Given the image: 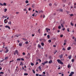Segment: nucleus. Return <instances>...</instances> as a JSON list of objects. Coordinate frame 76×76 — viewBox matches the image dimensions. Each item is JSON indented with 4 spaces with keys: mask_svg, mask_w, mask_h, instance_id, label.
Instances as JSON below:
<instances>
[{
    "mask_svg": "<svg viewBox=\"0 0 76 76\" xmlns=\"http://www.w3.org/2000/svg\"><path fill=\"white\" fill-rule=\"evenodd\" d=\"M3 18H7V15L6 16H3Z\"/></svg>",
    "mask_w": 76,
    "mask_h": 76,
    "instance_id": "412c9836",
    "label": "nucleus"
},
{
    "mask_svg": "<svg viewBox=\"0 0 76 76\" xmlns=\"http://www.w3.org/2000/svg\"><path fill=\"white\" fill-rule=\"evenodd\" d=\"M63 54H61V55L60 58H63Z\"/></svg>",
    "mask_w": 76,
    "mask_h": 76,
    "instance_id": "ddd939ff",
    "label": "nucleus"
},
{
    "mask_svg": "<svg viewBox=\"0 0 76 76\" xmlns=\"http://www.w3.org/2000/svg\"><path fill=\"white\" fill-rule=\"evenodd\" d=\"M8 52H9V49H7L6 50V51L5 52L6 53H8Z\"/></svg>",
    "mask_w": 76,
    "mask_h": 76,
    "instance_id": "f8f14e48",
    "label": "nucleus"
},
{
    "mask_svg": "<svg viewBox=\"0 0 76 76\" xmlns=\"http://www.w3.org/2000/svg\"><path fill=\"white\" fill-rule=\"evenodd\" d=\"M73 74H74V72H71L70 75H69V76H73Z\"/></svg>",
    "mask_w": 76,
    "mask_h": 76,
    "instance_id": "f03ea898",
    "label": "nucleus"
},
{
    "mask_svg": "<svg viewBox=\"0 0 76 76\" xmlns=\"http://www.w3.org/2000/svg\"><path fill=\"white\" fill-rule=\"evenodd\" d=\"M26 3H29V1L28 0H26L25 1Z\"/></svg>",
    "mask_w": 76,
    "mask_h": 76,
    "instance_id": "aec40b11",
    "label": "nucleus"
},
{
    "mask_svg": "<svg viewBox=\"0 0 76 76\" xmlns=\"http://www.w3.org/2000/svg\"><path fill=\"white\" fill-rule=\"evenodd\" d=\"M39 41H42V39H40Z\"/></svg>",
    "mask_w": 76,
    "mask_h": 76,
    "instance_id": "6e6d98bb",
    "label": "nucleus"
},
{
    "mask_svg": "<svg viewBox=\"0 0 76 76\" xmlns=\"http://www.w3.org/2000/svg\"><path fill=\"white\" fill-rule=\"evenodd\" d=\"M48 63H49V64H51V63H53V61L52 60H50Z\"/></svg>",
    "mask_w": 76,
    "mask_h": 76,
    "instance_id": "0eeeda50",
    "label": "nucleus"
},
{
    "mask_svg": "<svg viewBox=\"0 0 76 76\" xmlns=\"http://www.w3.org/2000/svg\"><path fill=\"white\" fill-rule=\"evenodd\" d=\"M7 19H5L4 20V23H7L8 21L7 20Z\"/></svg>",
    "mask_w": 76,
    "mask_h": 76,
    "instance_id": "423d86ee",
    "label": "nucleus"
},
{
    "mask_svg": "<svg viewBox=\"0 0 76 76\" xmlns=\"http://www.w3.org/2000/svg\"><path fill=\"white\" fill-rule=\"evenodd\" d=\"M67 42V41L66 40H64V42H65V43H66V42Z\"/></svg>",
    "mask_w": 76,
    "mask_h": 76,
    "instance_id": "8fccbe9b",
    "label": "nucleus"
},
{
    "mask_svg": "<svg viewBox=\"0 0 76 76\" xmlns=\"http://www.w3.org/2000/svg\"><path fill=\"white\" fill-rule=\"evenodd\" d=\"M3 6H6V3H4L3 4Z\"/></svg>",
    "mask_w": 76,
    "mask_h": 76,
    "instance_id": "4be33fe9",
    "label": "nucleus"
},
{
    "mask_svg": "<svg viewBox=\"0 0 76 76\" xmlns=\"http://www.w3.org/2000/svg\"><path fill=\"white\" fill-rule=\"evenodd\" d=\"M45 62H43V63H42V65H45Z\"/></svg>",
    "mask_w": 76,
    "mask_h": 76,
    "instance_id": "4c0bfd02",
    "label": "nucleus"
},
{
    "mask_svg": "<svg viewBox=\"0 0 76 76\" xmlns=\"http://www.w3.org/2000/svg\"><path fill=\"white\" fill-rule=\"evenodd\" d=\"M0 74H4V72H0Z\"/></svg>",
    "mask_w": 76,
    "mask_h": 76,
    "instance_id": "72a5a7b5",
    "label": "nucleus"
},
{
    "mask_svg": "<svg viewBox=\"0 0 76 76\" xmlns=\"http://www.w3.org/2000/svg\"><path fill=\"white\" fill-rule=\"evenodd\" d=\"M71 49V48L70 47H69L67 48L68 50H70Z\"/></svg>",
    "mask_w": 76,
    "mask_h": 76,
    "instance_id": "f3484780",
    "label": "nucleus"
},
{
    "mask_svg": "<svg viewBox=\"0 0 76 76\" xmlns=\"http://www.w3.org/2000/svg\"><path fill=\"white\" fill-rule=\"evenodd\" d=\"M43 75H45V72H43Z\"/></svg>",
    "mask_w": 76,
    "mask_h": 76,
    "instance_id": "e2e57ef3",
    "label": "nucleus"
},
{
    "mask_svg": "<svg viewBox=\"0 0 76 76\" xmlns=\"http://www.w3.org/2000/svg\"><path fill=\"white\" fill-rule=\"evenodd\" d=\"M69 59H71L72 58V55H70L68 56Z\"/></svg>",
    "mask_w": 76,
    "mask_h": 76,
    "instance_id": "6e6552de",
    "label": "nucleus"
},
{
    "mask_svg": "<svg viewBox=\"0 0 76 76\" xmlns=\"http://www.w3.org/2000/svg\"><path fill=\"white\" fill-rule=\"evenodd\" d=\"M63 37V35L62 34H61L60 35V37H61V38H62Z\"/></svg>",
    "mask_w": 76,
    "mask_h": 76,
    "instance_id": "a19ab883",
    "label": "nucleus"
},
{
    "mask_svg": "<svg viewBox=\"0 0 76 76\" xmlns=\"http://www.w3.org/2000/svg\"><path fill=\"white\" fill-rule=\"evenodd\" d=\"M28 10L30 11L31 10V8H29V9H28Z\"/></svg>",
    "mask_w": 76,
    "mask_h": 76,
    "instance_id": "338daca9",
    "label": "nucleus"
},
{
    "mask_svg": "<svg viewBox=\"0 0 76 76\" xmlns=\"http://www.w3.org/2000/svg\"><path fill=\"white\" fill-rule=\"evenodd\" d=\"M31 66H34V64H33V63H31Z\"/></svg>",
    "mask_w": 76,
    "mask_h": 76,
    "instance_id": "ea45409f",
    "label": "nucleus"
},
{
    "mask_svg": "<svg viewBox=\"0 0 76 76\" xmlns=\"http://www.w3.org/2000/svg\"><path fill=\"white\" fill-rule=\"evenodd\" d=\"M74 40L75 42H76V37L75 38V39H74Z\"/></svg>",
    "mask_w": 76,
    "mask_h": 76,
    "instance_id": "774afa93",
    "label": "nucleus"
},
{
    "mask_svg": "<svg viewBox=\"0 0 76 76\" xmlns=\"http://www.w3.org/2000/svg\"><path fill=\"white\" fill-rule=\"evenodd\" d=\"M45 16L44 15H43V18H45Z\"/></svg>",
    "mask_w": 76,
    "mask_h": 76,
    "instance_id": "4d7b16f0",
    "label": "nucleus"
},
{
    "mask_svg": "<svg viewBox=\"0 0 76 76\" xmlns=\"http://www.w3.org/2000/svg\"><path fill=\"white\" fill-rule=\"evenodd\" d=\"M5 27L7 28H9V29H10V27H9V26H5Z\"/></svg>",
    "mask_w": 76,
    "mask_h": 76,
    "instance_id": "1a4fd4ad",
    "label": "nucleus"
},
{
    "mask_svg": "<svg viewBox=\"0 0 76 76\" xmlns=\"http://www.w3.org/2000/svg\"><path fill=\"white\" fill-rule=\"evenodd\" d=\"M57 32H58H58H60V30H57Z\"/></svg>",
    "mask_w": 76,
    "mask_h": 76,
    "instance_id": "680f3d73",
    "label": "nucleus"
},
{
    "mask_svg": "<svg viewBox=\"0 0 76 76\" xmlns=\"http://www.w3.org/2000/svg\"><path fill=\"white\" fill-rule=\"evenodd\" d=\"M47 37H48V38L49 39L50 38V35H48Z\"/></svg>",
    "mask_w": 76,
    "mask_h": 76,
    "instance_id": "7c9ffc66",
    "label": "nucleus"
},
{
    "mask_svg": "<svg viewBox=\"0 0 76 76\" xmlns=\"http://www.w3.org/2000/svg\"><path fill=\"white\" fill-rule=\"evenodd\" d=\"M57 51L56 50L55 51L54 54H56V53H57Z\"/></svg>",
    "mask_w": 76,
    "mask_h": 76,
    "instance_id": "2f4dec72",
    "label": "nucleus"
},
{
    "mask_svg": "<svg viewBox=\"0 0 76 76\" xmlns=\"http://www.w3.org/2000/svg\"><path fill=\"white\" fill-rule=\"evenodd\" d=\"M70 67H71V66L70 65H68V68H69Z\"/></svg>",
    "mask_w": 76,
    "mask_h": 76,
    "instance_id": "5fc2aeb1",
    "label": "nucleus"
},
{
    "mask_svg": "<svg viewBox=\"0 0 76 76\" xmlns=\"http://www.w3.org/2000/svg\"><path fill=\"white\" fill-rule=\"evenodd\" d=\"M58 29H61V26H59L58 27Z\"/></svg>",
    "mask_w": 76,
    "mask_h": 76,
    "instance_id": "f704fd0d",
    "label": "nucleus"
},
{
    "mask_svg": "<svg viewBox=\"0 0 76 76\" xmlns=\"http://www.w3.org/2000/svg\"><path fill=\"white\" fill-rule=\"evenodd\" d=\"M35 6V5L34 4H33L32 6V7H33V8H34V6Z\"/></svg>",
    "mask_w": 76,
    "mask_h": 76,
    "instance_id": "37998d69",
    "label": "nucleus"
},
{
    "mask_svg": "<svg viewBox=\"0 0 76 76\" xmlns=\"http://www.w3.org/2000/svg\"><path fill=\"white\" fill-rule=\"evenodd\" d=\"M57 61H58V63H59V64H63V63L61 61H60V59H57Z\"/></svg>",
    "mask_w": 76,
    "mask_h": 76,
    "instance_id": "f257e3e1",
    "label": "nucleus"
},
{
    "mask_svg": "<svg viewBox=\"0 0 76 76\" xmlns=\"http://www.w3.org/2000/svg\"><path fill=\"white\" fill-rule=\"evenodd\" d=\"M62 50H63L64 51H65L66 50V49L64 48H63L62 49Z\"/></svg>",
    "mask_w": 76,
    "mask_h": 76,
    "instance_id": "58836bf2",
    "label": "nucleus"
},
{
    "mask_svg": "<svg viewBox=\"0 0 76 76\" xmlns=\"http://www.w3.org/2000/svg\"><path fill=\"white\" fill-rule=\"evenodd\" d=\"M44 36H47V34L45 33L44 34Z\"/></svg>",
    "mask_w": 76,
    "mask_h": 76,
    "instance_id": "bf43d9fd",
    "label": "nucleus"
},
{
    "mask_svg": "<svg viewBox=\"0 0 76 76\" xmlns=\"http://www.w3.org/2000/svg\"><path fill=\"white\" fill-rule=\"evenodd\" d=\"M66 12L67 14H69V11H66Z\"/></svg>",
    "mask_w": 76,
    "mask_h": 76,
    "instance_id": "13d9d810",
    "label": "nucleus"
},
{
    "mask_svg": "<svg viewBox=\"0 0 76 76\" xmlns=\"http://www.w3.org/2000/svg\"><path fill=\"white\" fill-rule=\"evenodd\" d=\"M23 55H25V52H23Z\"/></svg>",
    "mask_w": 76,
    "mask_h": 76,
    "instance_id": "de8ad7c7",
    "label": "nucleus"
},
{
    "mask_svg": "<svg viewBox=\"0 0 76 76\" xmlns=\"http://www.w3.org/2000/svg\"><path fill=\"white\" fill-rule=\"evenodd\" d=\"M38 32L39 34H40V29H39L38 30Z\"/></svg>",
    "mask_w": 76,
    "mask_h": 76,
    "instance_id": "c85d7f7f",
    "label": "nucleus"
},
{
    "mask_svg": "<svg viewBox=\"0 0 76 76\" xmlns=\"http://www.w3.org/2000/svg\"><path fill=\"white\" fill-rule=\"evenodd\" d=\"M23 40H25V41H27V39L25 38H23Z\"/></svg>",
    "mask_w": 76,
    "mask_h": 76,
    "instance_id": "c03bdc74",
    "label": "nucleus"
},
{
    "mask_svg": "<svg viewBox=\"0 0 76 76\" xmlns=\"http://www.w3.org/2000/svg\"><path fill=\"white\" fill-rule=\"evenodd\" d=\"M8 23L9 25H11V24H12V23L10 21L8 22Z\"/></svg>",
    "mask_w": 76,
    "mask_h": 76,
    "instance_id": "a211bd4d",
    "label": "nucleus"
},
{
    "mask_svg": "<svg viewBox=\"0 0 76 76\" xmlns=\"http://www.w3.org/2000/svg\"><path fill=\"white\" fill-rule=\"evenodd\" d=\"M46 30L47 31V32H48V31H50V29L46 28Z\"/></svg>",
    "mask_w": 76,
    "mask_h": 76,
    "instance_id": "7ed1b4c3",
    "label": "nucleus"
},
{
    "mask_svg": "<svg viewBox=\"0 0 76 76\" xmlns=\"http://www.w3.org/2000/svg\"><path fill=\"white\" fill-rule=\"evenodd\" d=\"M8 58V57H5V60H7Z\"/></svg>",
    "mask_w": 76,
    "mask_h": 76,
    "instance_id": "6ab92c4d",
    "label": "nucleus"
},
{
    "mask_svg": "<svg viewBox=\"0 0 76 76\" xmlns=\"http://www.w3.org/2000/svg\"><path fill=\"white\" fill-rule=\"evenodd\" d=\"M63 2H64V3H65V2H66V0H63Z\"/></svg>",
    "mask_w": 76,
    "mask_h": 76,
    "instance_id": "e433bc0d",
    "label": "nucleus"
},
{
    "mask_svg": "<svg viewBox=\"0 0 76 76\" xmlns=\"http://www.w3.org/2000/svg\"><path fill=\"white\" fill-rule=\"evenodd\" d=\"M7 9L6 8H5L4 9V12H7Z\"/></svg>",
    "mask_w": 76,
    "mask_h": 76,
    "instance_id": "dca6fc26",
    "label": "nucleus"
},
{
    "mask_svg": "<svg viewBox=\"0 0 76 76\" xmlns=\"http://www.w3.org/2000/svg\"><path fill=\"white\" fill-rule=\"evenodd\" d=\"M63 10H61V9H60L59 11H60V12H63Z\"/></svg>",
    "mask_w": 76,
    "mask_h": 76,
    "instance_id": "864d4df0",
    "label": "nucleus"
},
{
    "mask_svg": "<svg viewBox=\"0 0 76 76\" xmlns=\"http://www.w3.org/2000/svg\"><path fill=\"white\" fill-rule=\"evenodd\" d=\"M23 10L24 11H26V9H23Z\"/></svg>",
    "mask_w": 76,
    "mask_h": 76,
    "instance_id": "0e129e2a",
    "label": "nucleus"
},
{
    "mask_svg": "<svg viewBox=\"0 0 76 76\" xmlns=\"http://www.w3.org/2000/svg\"><path fill=\"white\" fill-rule=\"evenodd\" d=\"M39 13H43V11L41 10L40 11H39Z\"/></svg>",
    "mask_w": 76,
    "mask_h": 76,
    "instance_id": "4468645a",
    "label": "nucleus"
},
{
    "mask_svg": "<svg viewBox=\"0 0 76 76\" xmlns=\"http://www.w3.org/2000/svg\"><path fill=\"white\" fill-rule=\"evenodd\" d=\"M37 47L39 48H41V45L39 44L38 45Z\"/></svg>",
    "mask_w": 76,
    "mask_h": 76,
    "instance_id": "9b49d317",
    "label": "nucleus"
},
{
    "mask_svg": "<svg viewBox=\"0 0 76 76\" xmlns=\"http://www.w3.org/2000/svg\"><path fill=\"white\" fill-rule=\"evenodd\" d=\"M49 6H52V4H51V3H49Z\"/></svg>",
    "mask_w": 76,
    "mask_h": 76,
    "instance_id": "bb28decb",
    "label": "nucleus"
},
{
    "mask_svg": "<svg viewBox=\"0 0 76 76\" xmlns=\"http://www.w3.org/2000/svg\"><path fill=\"white\" fill-rule=\"evenodd\" d=\"M15 51L16 53L17 54V55H19V52H18V50H16Z\"/></svg>",
    "mask_w": 76,
    "mask_h": 76,
    "instance_id": "20e7f679",
    "label": "nucleus"
},
{
    "mask_svg": "<svg viewBox=\"0 0 76 76\" xmlns=\"http://www.w3.org/2000/svg\"><path fill=\"white\" fill-rule=\"evenodd\" d=\"M73 16V14H71L70 15V16Z\"/></svg>",
    "mask_w": 76,
    "mask_h": 76,
    "instance_id": "3c124183",
    "label": "nucleus"
},
{
    "mask_svg": "<svg viewBox=\"0 0 76 76\" xmlns=\"http://www.w3.org/2000/svg\"><path fill=\"white\" fill-rule=\"evenodd\" d=\"M0 6H3V4H1V3H0Z\"/></svg>",
    "mask_w": 76,
    "mask_h": 76,
    "instance_id": "473e14b6",
    "label": "nucleus"
},
{
    "mask_svg": "<svg viewBox=\"0 0 76 76\" xmlns=\"http://www.w3.org/2000/svg\"><path fill=\"white\" fill-rule=\"evenodd\" d=\"M45 62V64H47V63H48V61H45V62Z\"/></svg>",
    "mask_w": 76,
    "mask_h": 76,
    "instance_id": "c756f323",
    "label": "nucleus"
},
{
    "mask_svg": "<svg viewBox=\"0 0 76 76\" xmlns=\"http://www.w3.org/2000/svg\"><path fill=\"white\" fill-rule=\"evenodd\" d=\"M32 71L34 73H35V72L34 69H32Z\"/></svg>",
    "mask_w": 76,
    "mask_h": 76,
    "instance_id": "49530a36",
    "label": "nucleus"
},
{
    "mask_svg": "<svg viewBox=\"0 0 76 76\" xmlns=\"http://www.w3.org/2000/svg\"><path fill=\"white\" fill-rule=\"evenodd\" d=\"M42 76H46L45 75V74H42Z\"/></svg>",
    "mask_w": 76,
    "mask_h": 76,
    "instance_id": "69168bd1",
    "label": "nucleus"
},
{
    "mask_svg": "<svg viewBox=\"0 0 76 76\" xmlns=\"http://www.w3.org/2000/svg\"><path fill=\"white\" fill-rule=\"evenodd\" d=\"M38 68L40 70H41V66H39V67H38Z\"/></svg>",
    "mask_w": 76,
    "mask_h": 76,
    "instance_id": "cd10ccee",
    "label": "nucleus"
},
{
    "mask_svg": "<svg viewBox=\"0 0 76 76\" xmlns=\"http://www.w3.org/2000/svg\"><path fill=\"white\" fill-rule=\"evenodd\" d=\"M69 29H70V28H68L67 29V31H68V32H69Z\"/></svg>",
    "mask_w": 76,
    "mask_h": 76,
    "instance_id": "c9c22d12",
    "label": "nucleus"
},
{
    "mask_svg": "<svg viewBox=\"0 0 76 76\" xmlns=\"http://www.w3.org/2000/svg\"><path fill=\"white\" fill-rule=\"evenodd\" d=\"M20 60L21 59L20 58H18L17 59V61H20Z\"/></svg>",
    "mask_w": 76,
    "mask_h": 76,
    "instance_id": "a878e982",
    "label": "nucleus"
},
{
    "mask_svg": "<svg viewBox=\"0 0 76 76\" xmlns=\"http://www.w3.org/2000/svg\"><path fill=\"white\" fill-rule=\"evenodd\" d=\"M25 43H26V44H28V42L26 41V42Z\"/></svg>",
    "mask_w": 76,
    "mask_h": 76,
    "instance_id": "a18cd8bd",
    "label": "nucleus"
},
{
    "mask_svg": "<svg viewBox=\"0 0 76 76\" xmlns=\"http://www.w3.org/2000/svg\"><path fill=\"white\" fill-rule=\"evenodd\" d=\"M41 44L42 47H44V43H41Z\"/></svg>",
    "mask_w": 76,
    "mask_h": 76,
    "instance_id": "9d476101",
    "label": "nucleus"
},
{
    "mask_svg": "<svg viewBox=\"0 0 76 76\" xmlns=\"http://www.w3.org/2000/svg\"><path fill=\"white\" fill-rule=\"evenodd\" d=\"M23 44V43H19L18 45L20 47H22Z\"/></svg>",
    "mask_w": 76,
    "mask_h": 76,
    "instance_id": "39448f33",
    "label": "nucleus"
},
{
    "mask_svg": "<svg viewBox=\"0 0 76 76\" xmlns=\"http://www.w3.org/2000/svg\"><path fill=\"white\" fill-rule=\"evenodd\" d=\"M24 75H25V76H27L28 75V74L27 73H25L24 74Z\"/></svg>",
    "mask_w": 76,
    "mask_h": 76,
    "instance_id": "2eb2a0df",
    "label": "nucleus"
},
{
    "mask_svg": "<svg viewBox=\"0 0 76 76\" xmlns=\"http://www.w3.org/2000/svg\"><path fill=\"white\" fill-rule=\"evenodd\" d=\"M32 16H35V13H34L32 15Z\"/></svg>",
    "mask_w": 76,
    "mask_h": 76,
    "instance_id": "052dcab7",
    "label": "nucleus"
},
{
    "mask_svg": "<svg viewBox=\"0 0 76 76\" xmlns=\"http://www.w3.org/2000/svg\"><path fill=\"white\" fill-rule=\"evenodd\" d=\"M72 62H74V59H72Z\"/></svg>",
    "mask_w": 76,
    "mask_h": 76,
    "instance_id": "09e8293b",
    "label": "nucleus"
},
{
    "mask_svg": "<svg viewBox=\"0 0 76 76\" xmlns=\"http://www.w3.org/2000/svg\"><path fill=\"white\" fill-rule=\"evenodd\" d=\"M71 24L72 26H74V24L73 23H71Z\"/></svg>",
    "mask_w": 76,
    "mask_h": 76,
    "instance_id": "5701e85b",
    "label": "nucleus"
},
{
    "mask_svg": "<svg viewBox=\"0 0 76 76\" xmlns=\"http://www.w3.org/2000/svg\"><path fill=\"white\" fill-rule=\"evenodd\" d=\"M20 66H22V65H23V63H22V62H20Z\"/></svg>",
    "mask_w": 76,
    "mask_h": 76,
    "instance_id": "393cba45",
    "label": "nucleus"
},
{
    "mask_svg": "<svg viewBox=\"0 0 76 76\" xmlns=\"http://www.w3.org/2000/svg\"><path fill=\"white\" fill-rule=\"evenodd\" d=\"M61 26H62V28H64V26H63V25L62 24H61Z\"/></svg>",
    "mask_w": 76,
    "mask_h": 76,
    "instance_id": "79ce46f5",
    "label": "nucleus"
},
{
    "mask_svg": "<svg viewBox=\"0 0 76 76\" xmlns=\"http://www.w3.org/2000/svg\"><path fill=\"white\" fill-rule=\"evenodd\" d=\"M36 76H39V74H36Z\"/></svg>",
    "mask_w": 76,
    "mask_h": 76,
    "instance_id": "603ef678",
    "label": "nucleus"
},
{
    "mask_svg": "<svg viewBox=\"0 0 76 76\" xmlns=\"http://www.w3.org/2000/svg\"><path fill=\"white\" fill-rule=\"evenodd\" d=\"M48 42H49V43H50L51 42V40L50 39H49L48 40Z\"/></svg>",
    "mask_w": 76,
    "mask_h": 76,
    "instance_id": "b1692460",
    "label": "nucleus"
}]
</instances>
